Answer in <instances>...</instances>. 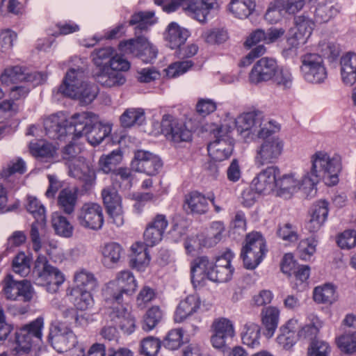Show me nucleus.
<instances>
[{
	"label": "nucleus",
	"mask_w": 356,
	"mask_h": 356,
	"mask_svg": "<svg viewBox=\"0 0 356 356\" xmlns=\"http://www.w3.org/2000/svg\"><path fill=\"white\" fill-rule=\"evenodd\" d=\"M94 65L99 70L111 67L113 70H128L130 68L129 62L122 56L115 54L111 47H105L95 49L91 54Z\"/></svg>",
	"instance_id": "nucleus-14"
},
{
	"label": "nucleus",
	"mask_w": 356,
	"mask_h": 356,
	"mask_svg": "<svg viewBox=\"0 0 356 356\" xmlns=\"http://www.w3.org/2000/svg\"><path fill=\"white\" fill-rule=\"evenodd\" d=\"M260 327L257 323L248 322L244 325L241 333L243 343L248 346L255 348L259 345Z\"/></svg>",
	"instance_id": "nucleus-42"
},
{
	"label": "nucleus",
	"mask_w": 356,
	"mask_h": 356,
	"mask_svg": "<svg viewBox=\"0 0 356 356\" xmlns=\"http://www.w3.org/2000/svg\"><path fill=\"white\" fill-rule=\"evenodd\" d=\"M341 168L339 155L330 156L325 152L318 151L311 156L310 165L301 176L290 172L277 178V194L289 198L299 191L307 193L312 191L321 180H324L327 185H335Z\"/></svg>",
	"instance_id": "nucleus-1"
},
{
	"label": "nucleus",
	"mask_w": 356,
	"mask_h": 356,
	"mask_svg": "<svg viewBox=\"0 0 356 356\" xmlns=\"http://www.w3.org/2000/svg\"><path fill=\"white\" fill-rule=\"evenodd\" d=\"M30 149L35 156L40 158L51 157L55 153V147L52 145L44 142L31 143Z\"/></svg>",
	"instance_id": "nucleus-63"
},
{
	"label": "nucleus",
	"mask_w": 356,
	"mask_h": 356,
	"mask_svg": "<svg viewBox=\"0 0 356 356\" xmlns=\"http://www.w3.org/2000/svg\"><path fill=\"white\" fill-rule=\"evenodd\" d=\"M163 316L162 311L158 306L149 308L143 316L142 328L145 331L153 330L161 321Z\"/></svg>",
	"instance_id": "nucleus-51"
},
{
	"label": "nucleus",
	"mask_w": 356,
	"mask_h": 356,
	"mask_svg": "<svg viewBox=\"0 0 356 356\" xmlns=\"http://www.w3.org/2000/svg\"><path fill=\"white\" fill-rule=\"evenodd\" d=\"M146 246L143 243L137 242L131 248L130 266L139 271H143L149 263L150 258Z\"/></svg>",
	"instance_id": "nucleus-34"
},
{
	"label": "nucleus",
	"mask_w": 356,
	"mask_h": 356,
	"mask_svg": "<svg viewBox=\"0 0 356 356\" xmlns=\"http://www.w3.org/2000/svg\"><path fill=\"white\" fill-rule=\"evenodd\" d=\"M123 70H113L111 67L99 70L95 75L97 81L105 88H116L126 82V78L121 72Z\"/></svg>",
	"instance_id": "nucleus-29"
},
{
	"label": "nucleus",
	"mask_w": 356,
	"mask_h": 356,
	"mask_svg": "<svg viewBox=\"0 0 356 356\" xmlns=\"http://www.w3.org/2000/svg\"><path fill=\"white\" fill-rule=\"evenodd\" d=\"M309 323L302 327L298 332V337L300 339H312L318 334L319 330L323 327V322L315 315L309 317Z\"/></svg>",
	"instance_id": "nucleus-49"
},
{
	"label": "nucleus",
	"mask_w": 356,
	"mask_h": 356,
	"mask_svg": "<svg viewBox=\"0 0 356 356\" xmlns=\"http://www.w3.org/2000/svg\"><path fill=\"white\" fill-rule=\"evenodd\" d=\"M47 341L58 353L67 352L78 344L77 337L71 327L62 322L50 323Z\"/></svg>",
	"instance_id": "nucleus-10"
},
{
	"label": "nucleus",
	"mask_w": 356,
	"mask_h": 356,
	"mask_svg": "<svg viewBox=\"0 0 356 356\" xmlns=\"http://www.w3.org/2000/svg\"><path fill=\"white\" fill-rule=\"evenodd\" d=\"M45 79L43 74L34 72H26V69L19 65L8 66L0 75V81L2 84L9 85L17 81L33 83V86L42 83Z\"/></svg>",
	"instance_id": "nucleus-18"
},
{
	"label": "nucleus",
	"mask_w": 356,
	"mask_h": 356,
	"mask_svg": "<svg viewBox=\"0 0 356 356\" xmlns=\"http://www.w3.org/2000/svg\"><path fill=\"white\" fill-rule=\"evenodd\" d=\"M92 291L72 290L71 295L75 296L74 305L78 309L86 310L92 305L93 300Z\"/></svg>",
	"instance_id": "nucleus-58"
},
{
	"label": "nucleus",
	"mask_w": 356,
	"mask_h": 356,
	"mask_svg": "<svg viewBox=\"0 0 356 356\" xmlns=\"http://www.w3.org/2000/svg\"><path fill=\"white\" fill-rule=\"evenodd\" d=\"M96 120L97 116L90 112L75 113L70 121L63 115H53L44 120V127L50 138L62 140L72 136L74 139L83 136Z\"/></svg>",
	"instance_id": "nucleus-3"
},
{
	"label": "nucleus",
	"mask_w": 356,
	"mask_h": 356,
	"mask_svg": "<svg viewBox=\"0 0 356 356\" xmlns=\"http://www.w3.org/2000/svg\"><path fill=\"white\" fill-rule=\"evenodd\" d=\"M26 170L25 163L22 159L12 161L1 172V177L4 180L14 183L15 181V173L23 174Z\"/></svg>",
	"instance_id": "nucleus-53"
},
{
	"label": "nucleus",
	"mask_w": 356,
	"mask_h": 356,
	"mask_svg": "<svg viewBox=\"0 0 356 356\" xmlns=\"http://www.w3.org/2000/svg\"><path fill=\"white\" fill-rule=\"evenodd\" d=\"M111 308L109 317L115 325L127 334H131L136 328V321L127 307L121 303L113 302Z\"/></svg>",
	"instance_id": "nucleus-25"
},
{
	"label": "nucleus",
	"mask_w": 356,
	"mask_h": 356,
	"mask_svg": "<svg viewBox=\"0 0 356 356\" xmlns=\"http://www.w3.org/2000/svg\"><path fill=\"white\" fill-rule=\"evenodd\" d=\"M300 72L308 83L321 84L327 78V70L323 57L318 54L309 53L301 57Z\"/></svg>",
	"instance_id": "nucleus-12"
},
{
	"label": "nucleus",
	"mask_w": 356,
	"mask_h": 356,
	"mask_svg": "<svg viewBox=\"0 0 356 356\" xmlns=\"http://www.w3.org/2000/svg\"><path fill=\"white\" fill-rule=\"evenodd\" d=\"M3 291L6 299L24 302H30L34 294L33 288L29 281H15L10 275L5 280Z\"/></svg>",
	"instance_id": "nucleus-16"
},
{
	"label": "nucleus",
	"mask_w": 356,
	"mask_h": 356,
	"mask_svg": "<svg viewBox=\"0 0 356 356\" xmlns=\"http://www.w3.org/2000/svg\"><path fill=\"white\" fill-rule=\"evenodd\" d=\"M57 202L58 207L65 213H72L77 202L76 190L72 188L62 189L58 194Z\"/></svg>",
	"instance_id": "nucleus-37"
},
{
	"label": "nucleus",
	"mask_w": 356,
	"mask_h": 356,
	"mask_svg": "<svg viewBox=\"0 0 356 356\" xmlns=\"http://www.w3.org/2000/svg\"><path fill=\"white\" fill-rule=\"evenodd\" d=\"M69 175L83 181L86 186H90L95 179V173L83 157L74 158L66 163Z\"/></svg>",
	"instance_id": "nucleus-27"
},
{
	"label": "nucleus",
	"mask_w": 356,
	"mask_h": 356,
	"mask_svg": "<svg viewBox=\"0 0 356 356\" xmlns=\"http://www.w3.org/2000/svg\"><path fill=\"white\" fill-rule=\"evenodd\" d=\"M211 328L212 331L211 343L213 347L217 349L225 347L227 340L235 336L234 323L225 317L214 319Z\"/></svg>",
	"instance_id": "nucleus-22"
},
{
	"label": "nucleus",
	"mask_w": 356,
	"mask_h": 356,
	"mask_svg": "<svg viewBox=\"0 0 356 356\" xmlns=\"http://www.w3.org/2000/svg\"><path fill=\"white\" fill-rule=\"evenodd\" d=\"M255 2L253 0H231L229 9L237 18L245 19L254 10Z\"/></svg>",
	"instance_id": "nucleus-41"
},
{
	"label": "nucleus",
	"mask_w": 356,
	"mask_h": 356,
	"mask_svg": "<svg viewBox=\"0 0 356 356\" xmlns=\"http://www.w3.org/2000/svg\"><path fill=\"white\" fill-rule=\"evenodd\" d=\"M200 298L197 294L188 296L178 305L175 313V321L177 323L183 322L200 309Z\"/></svg>",
	"instance_id": "nucleus-30"
},
{
	"label": "nucleus",
	"mask_w": 356,
	"mask_h": 356,
	"mask_svg": "<svg viewBox=\"0 0 356 356\" xmlns=\"http://www.w3.org/2000/svg\"><path fill=\"white\" fill-rule=\"evenodd\" d=\"M313 299L318 304H332L337 300L336 289L332 284L318 286L313 291Z\"/></svg>",
	"instance_id": "nucleus-40"
},
{
	"label": "nucleus",
	"mask_w": 356,
	"mask_h": 356,
	"mask_svg": "<svg viewBox=\"0 0 356 356\" xmlns=\"http://www.w3.org/2000/svg\"><path fill=\"white\" fill-rule=\"evenodd\" d=\"M58 90L64 95L79 99L83 104H90L97 97L98 87L88 81L84 70L72 67L66 72Z\"/></svg>",
	"instance_id": "nucleus-4"
},
{
	"label": "nucleus",
	"mask_w": 356,
	"mask_h": 356,
	"mask_svg": "<svg viewBox=\"0 0 356 356\" xmlns=\"http://www.w3.org/2000/svg\"><path fill=\"white\" fill-rule=\"evenodd\" d=\"M75 288L72 290L93 291L98 285L95 275L86 269L76 271L74 275Z\"/></svg>",
	"instance_id": "nucleus-35"
},
{
	"label": "nucleus",
	"mask_w": 356,
	"mask_h": 356,
	"mask_svg": "<svg viewBox=\"0 0 356 356\" xmlns=\"http://www.w3.org/2000/svg\"><path fill=\"white\" fill-rule=\"evenodd\" d=\"M213 262L209 261L207 257L196 258L191 263V282L194 287L201 286L209 280V273L212 269Z\"/></svg>",
	"instance_id": "nucleus-28"
},
{
	"label": "nucleus",
	"mask_w": 356,
	"mask_h": 356,
	"mask_svg": "<svg viewBox=\"0 0 356 356\" xmlns=\"http://www.w3.org/2000/svg\"><path fill=\"white\" fill-rule=\"evenodd\" d=\"M161 346L159 339L149 336L143 339L140 343V353L145 356H156Z\"/></svg>",
	"instance_id": "nucleus-54"
},
{
	"label": "nucleus",
	"mask_w": 356,
	"mask_h": 356,
	"mask_svg": "<svg viewBox=\"0 0 356 356\" xmlns=\"http://www.w3.org/2000/svg\"><path fill=\"white\" fill-rule=\"evenodd\" d=\"M168 225L165 216L156 215L154 218L148 223L144 234V244L152 247L159 243L163 238V233Z\"/></svg>",
	"instance_id": "nucleus-26"
},
{
	"label": "nucleus",
	"mask_w": 356,
	"mask_h": 356,
	"mask_svg": "<svg viewBox=\"0 0 356 356\" xmlns=\"http://www.w3.org/2000/svg\"><path fill=\"white\" fill-rule=\"evenodd\" d=\"M33 275L35 284L43 286L50 293H57L65 280L63 273L41 254L35 260Z\"/></svg>",
	"instance_id": "nucleus-6"
},
{
	"label": "nucleus",
	"mask_w": 356,
	"mask_h": 356,
	"mask_svg": "<svg viewBox=\"0 0 356 356\" xmlns=\"http://www.w3.org/2000/svg\"><path fill=\"white\" fill-rule=\"evenodd\" d=\"M123 253L121 245L115 242L105 244L102 248V263L107 268H112L117 264Z\"/></svg>",
	"instance_id": "nucleus-38"
},
{
	"label": "nucleus",
	"mask_w": 356,
	"mask_h": 356,
	"mask_svg": "<svg viewBox=\"0 0 356 356\" xmlns=\"http://www.w3.org/2000/svg\"><path fill=\"white\" fill-rule=\"evenodd\" d=\"M104 204L113 222L118 227L124 224L122 198L114 186H108L102 191Z\"/></svg>",
	"instance_id": "nucleus-19"
},
{
	"label": "nucleus",
	"mask_w": 356,
	"mask_h": 356,
	"mask_svg": "<svg viewBox=\"0 0 356 356\" xmlns=\"http://www.w3.org/2000/svg\"><path fill=\"white\" fill-rule=\"evenodd\" d=\"M282 1L281 0H276L274 3H271L265 15V19L271 24H275L279 22L285 12L282 8Z\"/></svg>",
	"instance_id": "nucleus-64"
},
{
	"label": "nucleus",
	"mask_w": 356,
	"mask_h": 356,
	"mask_svg": "<svg viewBox=\"0 0 356 356\" xmlns=\"http://www.w3.org/2000/svg\"><path fill=\"white\" fill-rule=\"evenodd\" d=\"M277 60L271 57H263L253 65L249 73L248 79L250 83L257 85L263 82L271 81L277 70Z\"/></svg>",
	"instance_id": "nucleus-21"
},
{
	"label": "nucleus",
	"mask_w": 356,
	"mask_h": 356,
	"mask_svg": "<svg viewBox=\"0 0 356 356\" xmlns=\"http://www.w3.org/2000/svg\"><path fill=\"white\" fill-rule=\"evenodd\" d=\"M27 211L36 219H45V209L40 202L35 197L29 196L26 205Z\"/></svg>",
	"instance_id": "nucleus-62"
},
{
	"label": "nucleus",
	"mask_w": 356,
	"mask_h": 356,
	"mask_svg": "<svg viewBox=\"0 0 356 356\" xmlns=\"http://www.w3.org/2000/svg\"><path fill=\"white\" fill-rule=\"evenodd\" d=\"M263 142L255 150L254 163L257 167L276 163L282 154L284 143L278 136L260 138Z\"/></svg>",
	"instance_id": "nucleus-13"
},
{
	"label": "nucleus",
	"mask_w": 356,
	"mask_h": 356,
	"mask_svg": "<svg viewBox=\"0 0 356 356\" xmlns=\"http://www.w3.org/2000/svg\"><path fill=\"white\" fill-rule=\"evenodd\" d=\"M317 241L314 237L302 240L298 247L300 257L308 260L316 252Z\"/></svg>",
	"instance_id": "nucleus-59"
},
{
	"label": "nucleus",
	"mask_w": 356,
	"mask_h": 356,
	"mask_svg": "<svg viewBox=\"0 0 356 356\" xmlns=\"http://www.w3.org/2000/svg\"><path fill=\"white\" fill-rule=\"evenodd\" d=\"M183 334L181 330H170L163 341V345L169 350H177L182 344Z\"/></svg>",
	"instance_id": "nucleus-61"
},
{
	"label": "nucleus",
	"mask_w": 356,
	"mask_h": 356,
	"mask_svg": "<svg viewBox=\"0 0 356 356\" xmlns=\"http://www.w3.org/2000/svg\"><path fill=\"white\" fill-rule=\"evenodd\" d=\"M79 224L87 229L98 230L104 224L102 207L96 203L84 204L77 214Z\"/></svg>",
	"instance_id": "nucleus-20"
},
{
	"label": "nucleus",
	"mask_w": 356,
	"mask_h": 356,
	"mask_svg": "<svg viewBox=\"0 0 356 356\" xmlns=\"http://www.w3.org/2000/svg\"><path fill=\"white\" fill-rule=\"evenodd\" d=\"M145 120V113L142 108H127L120 116L121 124L126 128L140 125Z\"/></svg>",
	"instance_id": "nucleus-45"
},
{
	"label": "nucleus",
	"mask_w": 356,
	"mask_h": 356,
	"mask_svg": "<svg viewBox=\"0 0 356 356\" xmlns=\"http://www.w3.org/2000/svg\"><path fill=\"white\" fill-rule=\"evenodd\" d=\"M13 270L21 277L28 275L31 271L29 258L24 253L17 254L13 261Z\"/></svg>",
	"instance_id": "nucleus-55"
},
{
	"label": "nucleus",
	"mask_w": 356,
	"mask_h": 356,
	"mask_svg": "<svg viewBox=\"0 0 356 356\" xmlns=\"http://www.w3.org/2000/svg\"><path fill=\"white\" fill-rule=\"evenodd\" d=\"M161 131L174 143L188 142L191 140L192 133L186 125L170 115H164L161 120Z\"/></svg>",
	"instance_id": "nucleus-17"
},
{
	"label": "nucleus",
	"mask_w": 356,
	"mask_h": 356,
	"mask_svg": "<svg viewBox=\"0 0 356 356\" xmlns=\"http://www.w3.org/2000/svg\"><path fill=\"white\" fill-rule=\"evenodd\" d=\"M189 36L188 31L176 22H171L167 26L164 33V38L167 45L171 49L180 48Z\"/></svg>",
	"instance_id": "nucleus-32"
},
{
	"label": "nucleus",
	"mask_w": 356,
	"mask_h": 356,
	"mask_svg": "<svg viewBox=\"0 0 356 356\" xmlns=\"http://www.w3.org/2000/svg\"><path fill=\"white\" fill-rule=\"evenodd\" d=\"M236 127L244 137L266 138L273 136L280 130V127L271 120L265 119L263 113L253 110L238 115L236 120Z\"/></svg>",
	"instance_id": "nucleus-5"
},
{
	"label": "nucleus",
	"mask_w": 356,
	"mask_h": 356,
	"mask_svg": "<svg viewBox=\"0 0 356 356\" xmlns=\"http://www.w3.org/2000/svg\"><path fill=\"white\" fill-rule=\"evenodd\" d=\"M266 252V241L261 234L252 232L248 234L241 252L245 268L254 269L262 261Z\"/></svg>",
	"instance_id": "nucleus-11"
},
{
	"label": "nucleus",
	"mask_w": 356,
	"mask_h": 356,
	"mask_svg": "<svg viewBox=\"0 0 356 356\" xmlns=\"http://www.w3.org/2000/svg\"><path fill=\"white\" fill-rule=\"evenodd\" d=\"M181 6L185 12L200 22H205L207 15L218 8L217 0H196L194 3H186V0H168L163 10L170 13Z\"/></svg>",
	"instance_id": "nucleus-9"
},
{
	"label": "nucleus",
	"mask_w": 356,
	"mask_h": 356,
	"mask_svg": "<svg viewBox=\"0 0 356 356\" xmlns=\"http://www.w3.org/2000/svg\"><path fill=\"white\" fill-rule=\"evenodd\" d=\"M184 207L188 212L196 214L205 213L209 209L207 198L197 191L186 195Z\"/></svg>",
	"instance_id": "nucleus-33"
},
{
	"label": "nucleus",
	"mask_w": 356,
	"mask_h": 356,
	"mask_svg": "<svg viewBox=\"0 0 356 356\" xmlns=\"http://www.w3.org/2000/svg\"><path fill=\"white\" fill-rule=\"evenodd\" d=\"M295 28L291 31L296 32L299 39H307L314 28V21L307 16L299 15L294 18Z\"/></svg>",
	"instance_id": "nucleus-43"
},
{
	"label": "nucleus",
	"mask_w": 356,
	"mask_h": 356,
	"mask_svg": "<svg viewBox=\"0 0 356 356\" xmlns=\"http://www.w3.org/2000/svg\"><path fill=\"white\" fill-rule=\"evenodd\" d=\"M131 166L137 172L152 176L158 173L162 162L157 155L150 152L138 150L135 152Z\"/></svg>",
	"instance_id": "nucleus-24"
},
{
	"label": "nucleus",
	"mask_w": 356,
	"mask_h": 356,
	"mask_svg": "<svg viewBox=\"0 0 356 356\" xmlns=\"http://www.w3.org/2000/svg\"><path fill=\"white\" fill-rule=\"evenodd\" d=\"M122 160V154L120 149H115L107 155H103L100 157L99 163L100 170L104 173L108 174L113 172Z\"/></svg>",
	"instance_id": "nucleus-46"
},
{
	"label": "nucleus",
	"mask_w": 356,
	"mask_h": 356,
	"mask_svg": "<svg viewBox=\"0 0 356 356\" xmlns=\"http://www.w3.org/2000/svg\"><path fill=\"white\" fill-rule=\"evenodd\" d=\"M44 319L38 316L19 328L15 332L16 349L18 353H29L33 346L42 342Z\"/></svg>",
	"instance_id": "nucleus-8"
},
{
	"label": "nucleus",
	"mask_w": 356,
	"mask_h": 356,
	"mask_svg": "<svg viewBox=\"0 0 356 356\" xmlns=\"http://www.w3.org/2000/svg\"><path fill=\"white\" fill-rule=\"evenodd\" d=\"M280 171L278 167L271 165L262 170L252 179L250 187L257 193L268 194L277 188V176Z\"/></svg>",
	"instance_id": "nucleus-23"
},
{
	"label": "nucleus",
	"mask_w": 356,
	"mask_h": 356,
	"mask_svg": "<svg viewBox=\"0 0 356 356\" xmlns=\"http://www.w3.org/2000/svg\"><path fill=\"white\" fill-rule=\"evenodd\" d=\"M271 79L276 85L283 88H290L293 84V76L289 70L280 65Z\"/></svg>",
	"instance_id": "nucleus-57"
},
{
	"label": "nucleus",
	"mask_w": 356,
	"mask_h": 356,
	"mask_svg": "<svg viewBox=\"0 0 356 356\" xmlns=\"http://www.w3.org/2000/svg\"><path fill=\"white\" fill-rule=\"evenodd\" d=\"M225 231V227L222 221L212 222L207 231L204 245L211 247L217 244L222 239Z\"/></svg>",
	"instance_id": "nucleus-50"
},
{
	"label": "nucleus",
	"mask_w": 356,
	"mask_h": 356,
	"mask_svg": "<svg viewBox=\"0 0 356 356\" xmlns=\"http://www.w3.org/2000/svg\"><path fill=\"white\" fill-rule=\"evenodd\" d=\"M341 77L346 86H352L356 82V54L348 52L340 59Z\"/></svg>",
	"instance_id": "nucleus-31"
},
{
	"label": "nucleus",
	"mask_w": 356,
	"mask_h": 356,
	"mask_svg": "<svg viewBox=\"0 0 356 356\" xmlns=\"http://www.w3.org/2000/svg\"><path fill=\"white\" fill-rule=\"evenodd\" d=\"M209 156L215 161H222L232 154L234 145L232 137L222 127L216 130V140L208 145Z\"/></svg>",
	"instance_id": "nucleus-15"
},
{
	"label": "nucleus",
	"mask_w": 356,
	"mask_h": 356,
	"mask_svg": "<svg viewBox=\"0 0 356 356\" xmlns=\"http://www.w3.org/2000/svg\"><path fill=\"white\" fill-rule=\"evenodd\" d=\"M156 22L154 13L152 11H140L134 13L129 21L130 25H136V39L122 41L119 44L121 52L131 54L140 58L145 63H149L157 56V49L144 36L139 35L146 31Z\"/></svg>",
	"instance_id": "nucleus-2"
},
{
	"label": "nucleus",
	"mask_w": 356,
	"mask_h": 356,
	"mask_svg": "<svg viewBox=\"0 0 356 356\" xmlns=\"http://www.w3.org/2000/svg\"><path fill=\"white\" fill-rule=\"evenodd\" d=\"M138 287L137 281L129 270L117 273L115 280L110 281L103 291V296L108 302L122 303L123 295L131 296Z\"/></svg>",
	"instance_id": "nucleus-7"
},
{
	"label": "nucleus",
	"mask_w": 356,
	"mask_h": 356,
	"mask_svg": "<svg viewBox=\"0 0 356 356\" xmlns=\"http://www.w3.org/2000/svg\"><path fill=\"white\" fill-rule=\"evenodd\" d=\"M280 317V311L275 307H268L261 312V321L265 327L268 337H271L277 327Z\"/></svg>",
	"instance_id": "nucleus-39"
},
{
	"label": "nucleus",
	"mask_w": 356,
	"mask_h": 356,
	"mask_svg": "<svg viewBox=\"0 0 356 356\" xmlns=\"http://www.w3.org/2000/svg\"><path fill=\"white\" fill-rule=\"evenodd\" d=\"M233 272V268L213 266L209 273V280L215 282H226L231 280Z\"/></svg>",
	"instance_id": "nucleus-56"
},
{
	"label": "nucleus",
	"mask_w": 356,
	"mask_h": 356,
	"mask_svg": "<svg viewBox=\"0 0 356 356\" xmlns=\"http://www.w3.org/2000/svg\"><path fill=\"white\" fill-rule=\"evenodd\" d=\"M113 184L118 186L122 190H129L132 186L133 175L127 168H119L113 171L112 175Z\"/></svg>",
	"instance_id": "nucleus-47"
},
{
	"label": "nucleus",
	"mask_w": 356,
	"mask_h": 356,
	"mask_svg": "<svg viewBox=\"0 0 356 356\" xmlns=\"http://www.w3.org/2000/svg\"><path fill=\"white\" fill-rule=\"evenodd\" d=\"M52 226L56 234L64 238H70L73 234L74 228L66 217L54 213L51 218Z\"/></svg>",
	"instance_id": "nucleus-44"
},
{
	"label": "nucleus",
	"mask_w": 356,
	"mask_h": 356,
	"mask_svg": "<svg viewBox=\"0 0 356 356\" xmlns=\"http://www.w3.org/2000/svg\"><path fill=\"white\" fill-rule=\"evenodd\" d=\"M277 234L282 240L291 243L296 242L298 239L297 227L289 222L280 225L277 228Z\"/></svg>",
	"instance_id": "nucleus-60"
},
{
	"label": "nucleus",
	"mask_w": 356,
	"mask_h": 356,
	"mask_svg": "<svg viewBox=\"0 0 356 356\" xmlns=\"http://www.w3.org/2000/svg\"><path fill=\"white\" fill-rule=\"evenodd\" d=\"M111 131V126L109 124H103L97 122V120L90 127L89 130L84 135L87 140L92 145H99Z\"/></svg>",
	"instance_id": "nucleus-36"
},
{
	"label": "nucleus",
	"mask_w": 356,
	"mask_h": 356,
	"mask_svg": "<svg viewBox=\"0 0 356 356\" xmlns=\"http://www.w3.org/2000/svg\"><path fill=\"white\" fill-rule=\"evenodd\" d=\"M338 3H318L315 10V17L320 22H327L336 16L340 11Z\"/></svg>",
	"instance_id": "nucleus-48"
},
{
	"label": "nucleus",
	"mask_w": 356,
	"mask_h": 356,
	"mask_svg": "<svg viewBox=\"0 0 356 356\" xmlns=\"http://www.w3.org/2000/svg\"><path fill=\"white\" fill-rule=\"evenodd\" d=\"M337 343L340 350L346 353H353L356 351V333L342 332L337 338Z\"/></svg>",
	"instance_id": "nucleus-52"
}]
</instances>
